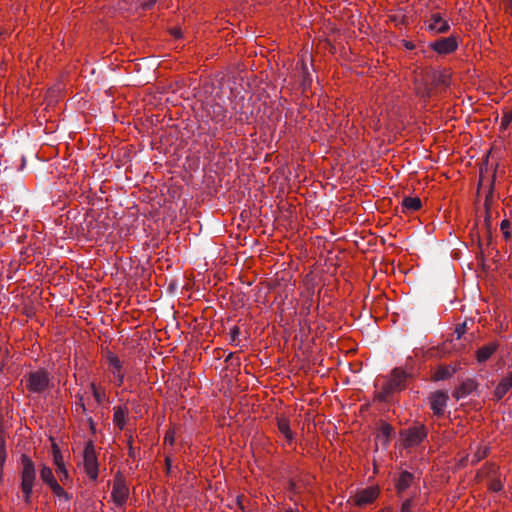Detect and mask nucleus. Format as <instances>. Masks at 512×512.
<instances>
[{"mask_svg":"<svg viewBox=\"0 0 512 512\" xmlns=\"http://www.w3.org/2000/svg\"><path fill=\"white\" fill-rule=\"evenodd\" d=\"M393 432V427L390 424L382 423L376 436L377 442L381 443L382 446H387Z\"/></svg>","mask_w":512,"mask_h":512,"instance_id":"obj_16","label":"nucleus"},{"mask_svg":"<svg viewBox=\"0 0 512 512\" xmlns=\"http://www.w3.org/2000/svg\"><path fill=\"white\" fill-rule=\"evenodd\" d=\"M237 500H238V504H239V506L241 507V509H243V506H242V504H241V497H237Z\"/></svg>","mask_w":512,"mask_h":512,"instance_id":"obj_47","label":"nucleus"},{"mask_svg":"<svg viewBox=\"0 0 512 512\" xmlns=\"http://www.w3.org/2000/svg\"><path fill=\"white\" fill-rule=\"evenodd\" d=\"M165 441H169L172 444L174 440H173V437L167 435L165 437Z\"/></svg>","mask_w":512,"mask_h":512,"instance_id":"obj_45","label":"nucleus"},{"mask_svg":"<svg viewBox=\"0 0 512 512\" xmlns=\"http://www.w3.org/2000/svg\"><path fill=\"white\" fill-rule=\"evenodd\" d=\"M466 332V322L457 325L455 328V333L457 334V339H460L462 335Z\"/></svg>","mask_w":512,"mask_h":512,"instance_id":"obj_36","label":"nucleus"},{"mask_svg":"<svg viewBox=\"0 0 512 512\" xmlns=\"http://www.w3.org/2000/svg\"><path fill=\"white\" fill-rule=\"evenodd\" d=\"M129 456L130 457H135V451H134V448H133V446L131 444L129 445Z\"/></svg>","mask_w":512,"mask_h":512,"instance_id":"obj_44","label":"nucleus"},{"mask_svg":"<svg viewBox=\"0 0 512 512\" xmlns=\"http://www.w3.org/2000/svg\"><path fill=\"white\" fill-rule=\"evenodd\" d=\"M478 384L474 379H466L462 381L459 387L453 392V397L457 400L462 399L470 395L476 388Z\"/></svg>","mask_w":512,"mask_h":512,"instance_id":"obj_12","label":"nucleus"},{"mask_svg":"<svg viewBox=\"0 0 512 512\" xmlns=\"http://www.w3.org/2000/svg\"><path fill=\"white\" fill-rule=\"evenodd\" d=\"M88 423H89V426H90V429L93 433H95V423L93 421V419L91 417H88L87 419Z\"/></svg>","mask_w":512,"mask_h":512,"instance_id":"obj_42","label":"nucleus"},{"mask_svg":"<svg viewBox=\"0 0 512 512\" xmlns=\"http://www.w3.org/2000/svg\"><path fill=\"white\" fill-rule=\"evenodd\" d=\"M171 34L175 37V38H180L182 36V33L180 31V29L178 28H173L171 29Z\"/></svg>","mask_w":512,"mask_h":512,"instance_id":"obj_39","label":"nucleus"},{"mask_svg":"<svg viewBox=\"0 0 512 512\" xmlns=\"http://www.w3.org/2000/svg\"><path fill=\"white\" fill-rule=\"evenodd\" d=\"M84 469L88 477L96 481L98 478V460L93 441H88L84 448Z\"/></svg>","mask_w":512,"mask_h":512,"instance_id":"obj_4","label":"nucleus"},{"mask_svg":"<svg viewBox=\"0 0 512 512\" xmlns=\"http://www.w3.org/2000/svg\"><path fill=\"white\" fill-rule=\"evenodd\" d=\"M491 211L485 210V218H484V225L488 231V233H491Z\"/></svg>","mask_w":512,"mask_h":512,"instance_id":"obj_32","label":"nucleus"},{"mask_svg":"<svg viewBox=\"0 0 512 512\" xmlns=\"http://www.w3.org/2000/svg\"><path fill=\"white\" fill-rule=\"evenodd\" d=\"M405 447L419 445L427 437V428L424 425H415L401 432Z\"/></svg>","mask_w":512,"mask_h":512,"instance_id":"obj_5","label":"nucleus"},{"mask_svg":"<svg viewBox=\"0 0 512 512\" xmlns=\"http://www.w3.org/2000/svg\"><path fill=\"white\" fill-rule=\"evenodd\" d=\"M165 463H166L167 472H170V469H171V460H170V458L167 457L165 459Z\"/></svg>","mask_w":512,"mask_h":512,"instance_id":"obj_43","label":"nucleus"},{"mask_svg":"<svg viewBox=\"0 0 512 512\" xmlns=\"http://www.w3.org/2000/svg\"><path fill=\"white\" fill-rule=\"evenodd\" d=\"M128 496L129 488L126 485L125 479L120 473H117L114 478L113 489L111 493L113 502L116 506L122 507L126 503Z\"/></svg>","mask_w":512,"mask_h":512,"instance_id":"obj_6","label":"nucleus"},{"mask_svg":"<svg viewBox=\"0 0 512 512\" xmlns=\"http://www.w3.org/2000/svg\"><path fill=\"white\" fill-rule=\"evenodd\" d=\"M494 186H495V175H493L491 178V181L489 183V189L485 196V201H484L485 210L491 209V205L494 201Z\"/></svg>","mask_w":512,"mask_h":512,"instance_id":"obj_23","label":"nucleus"},{"mask_svg":"<svg viewBox=\"0 0 512 512\" xmlns=\"http://www.w3.org/2000/svg\"><path fill=\"white\" fill-rule=\"evenodd\" d=\"M157 0H148L147 2L144 3V8L146 9H149L151 8L155 3H156Z\"/></svg>","mask_w":512,"mask_h":512,"instance_id":"obj_41","label":"nucleus"},{"mask_svg":"<svg viewBox=\"0 0 512 512\" xmlns=\"http://www.w3.org/2000/svg\"><path fill=\"white\" fill-rule=\"evenodd\" d=\"M429 47L438 54H449L454 52L458 47L457 38L449 36L445 38H438L429 43Z\"/></svg>","mask_w":512,"mask_h":512,"instance_id":"obj_9","label":"nucleus"},{"mask_svg":"<svg viewBox=\"0 0 512 512\" xmlns=\"http://www.w3.org/2000/svg\"><path fill=\"white\" fill-rule=\"evenodd\" d=\"M25 386L30 393L44 394L52 386V378L49 372L40 368L25 375Z\"/></svg>","mask_w":512,"mask_h":512,"instance_id":"obj_2","label":"nucleus"},{"mask_svg":"<svg viewBox=\"0 0 512 512\" xmlns=\"http://www.w3.org/2000/svg\"><path fill=\"white\" fill-rule=\"evenodd\" d=\"M487 454V449L484 448L483 450L479 449L473 456L472 462L477 463L481 461Z\"/></svg>","mask_w":512,"mask_h":512,"instance_id":"obj_31","label":"nucleus"},{"mask_svg":"<svg viewBox=\"0 0 512 512\" xmlns=\"http://www.w3.org/2000/svg\"><path fill=\"white\" fill-rule=\"evenodd\" d=\"M403 45L408 50H412L415 48V45L411 41L403 40Z\"/></svg>","mask_w":512,"mask_h":512,"instance_id":"obj_38","label":"nucleus"},{"mask_svg":"<svg viewBox=\"0 0 512 512\" xmlns=\"http://www.w3.org/2000/svg\"><path fill=\"white\" fill-rule=\"evenodd\" d=\"M508 10L510 15L512 16V2L509 3Z\"/></svg>","mask_w":512,"mask_h":512,"instance_id":"obj_46","label":"nucleus"},{"mask_svg":"<svg viewBox=\"0 0 512 512\" xmlns=\"http://www.w3.org/2000/svg\"><path fill=\"white\" fill-rule=\"evenodd\" d=\"M408 377L409 375L404 370L400 368L393 369L390 379L382 387L379 398L386 400L392 393L405 389Z\"/></svg>","mask_w":512,"mask_h":512,"instance_id":"obj_3","label":"nucleus"},{"mask_svg":"<svg viewBox=\"0 0 512 512\" xmlns=\"http://www.w3.org/2000/svg\"><path fill=\"white\" fill-rule=\"evenodd\" d=\"M433 89L431 88L430 84L425 81L424 76L421 79V83L417 86L416 92L417 95L421 98H428L430 97Z\"/></svg>","mask_w":512,"mask_h":512,"instance_id":"obj_22","label":"nucleus"},{"mask_svg":"<svg viewBox=\"0 0 512 512\" xmlns=\"http://www.w3.org/2000/svg\"><path fill=\"white\" fill-rule=\"evenodd\" d=\"M90 388H91V391H92V394H93V397L95 398V400L98 402V403H102L103 399H104V393L101 392L95 383H91L90 384Z\"/></svg>","mask_w":512,"mask_h":512,"instance_id":"obj_27","label":"nucleus"},{"mask_svg":"<svg viewBox=\"0 0 512 512\" xmlns=\"http://www.w3.org/2000/svg\"><path fill=\"white\" fill-rule=\"evenodd\" d=\"M21 464L22 470L20 476L23 500L26 504H30L32 499L33 487L36 483V467L31 458L26 454H22Z\"/></svg>","mask_w":512,"mask_h":512,"instance_id":"obj_1","label":"nucleus"},{"mask_svg":"<svg viewBox=\"0 0 512 512\" xmlns=\"http://www.w3.org/2000/svg\"><path fill=\"white\" fill-rule=\"evenodd\" d=\"M277 427L279 432L284 436L288 444H292L295 440V434L290 428V422L287 418L277 417Z\"/></svg>","mask_w":512,"mask_h":512,"instance_id":"obj_14","label":"nucleus"},{"mask_svg":"<svg viewBox=\"0 0 512 512\" xmlns=\"http://www.w3.org/2000/svg\"><path fill=\"white\" fill-rule=\"evenodd\" d=\"M241 331H240V328L238 326H233L232 329L230 330V337H231V343L234 344V345H238L239 343V335H240Z\"/></svg>","mask_w":512,"mask_h":512,"instance_id":"obj_30","label":"nucleus"},{"mask_svg":"<svg viewBox=\"0 0 512 512\" xmlns=\"http://www.w3.org/2000/svg\"><path fill=\"white\" fill-rule=\"evenodd\" d=\"M107 360H108L109 366L112 368L113 375H116V373L121 372L122 362L115 354L108 353Z\"/></svg>","mask_w":512,"mask_h":512,"instance_id":"obj_25","label":"nucleus"},{"mask_svg":"<svg viewBox=\"0 0 512 512\" xmlns=\"http://www.w3.org/2000/svg\"><path fill=\"white\" fill-rule=\"evenodd\" d=\"M39 475L43 483H45L49 488L57 483L52 469L43 463L39 466Z\"/></svg>","mask_w":512,"mask_h":512,"instance_id":"obj_18","label":"nucleus"},{"mask_svg":"<svg viewBox=\"0 0 512 512\" xmlns=\"http://www.w3.org/2000/svg\"><path fill=\"white\" fill-rule=\"evenodd\" d=\"M113 421L122 430L126 424V411L121 407H117L113 415Z\"/></svg>","mask_w":512,"mask_h":512,"instance_id":"obj_24","label":"nucleus"},{"mask_svg":"<svg viewBox=\"0 0 512 512\" xmlns=\"http://www.w3.org/2000/svg\"><path fill=\"white\" fill-rule=\"evenodd\" d=\"M428 29L434 33H446L450 29V26L440 14L436 13L431 16Z\"/></svg>","mask_w":512,"mask_h":512,"instance_id":"obj_13","label":"nucleus"},{"mask_svg":"<svg viewBox=\"0 0 512 512\" xmlns=\"http://www.w3.org/2000/svg\"><path fill=\"white\" fill-rule=\"evenodd\" d=\"M512 387V371L503 378L500 383L497 385L494 391V396L497 400H501L505 394L509 391V389Z\"/></svg>","mask_w":512,"mask_h":512,"instance_id":"obj_17","label":"nucleus"},{"mask_svg":"<svg viewBox=\"0 0 512 512\" xmlns=\"http://www.w3.org/2000/svg\"><path fill=\"white\" fill-rule=\"evenodd\" d=\"M423 76L425 81H427L430 84L433 90L445 88L450 84V77L444 71L429 69L425 72Z\"/></svg>","mask_w":512,"mask_h":512,"instance_id":"obj_8","label":"nucleus"},{"mask_svg":"<svg viewBox=\"0 0 512 512\" xmlns=\"http://www.w3.org/2000/svg\"><path fill=\"white\" fill-rule=\"evenodd\" d=\"M78 398V402H76V411H81L82 413H86V407L83 402V397L81 395L76 396Z\"/></svg>","mask_w":512,"mask_h":512,"instance_id":"obj_34","label":"nucleus"},{"mask_svg":"<svg viewBox=\"0 0 512 512\" xmlns=\"http://www.w3.org/2000/svg\"><path fill=\"white\" fill-rule=\"evenodd\" d=\"M510 222L507 219H504L500 224V229L503 232V236L505 240H509L511 238V233L509 231Z\"/></svg>","mask_w":512,"mask_h":512,"instance_id":"obj_29","label":"nucleus"},{"mask_svg":"<svg viewBox=\"0 0 512 512\" xmlns=\"http://www.w3.org/2000/svg\"><path fill=\"white\" fill-rule=\"evenodd\" d=\"M378 496V490L374 487L366 488L354 496V502L357 506H364L372 503Z\"/></svg>","mask_w":512,"mask_h":512,"instance_id":"obj_11","label":"nucleus"},{"mask_svg":"<svg viewBox=\"0 0 512 512\" xmlns=\"http://www.w3.org/2000/svg\"><path fill=\"white\" fill-rule=\"evenodd\" d=\"M430 408L434 415L440 417L444 415L447 402L449 400L448 393L442 390H437L430 394L428 397Z\"/></svg>","mask_w":512,"mask_h":512,"instance_id":"obj_7","label":"nucleus"},{"mask_svg":"<svg viewBox=\"0 0 512 512\" xmlns=\"http://www.w3.org/2000/svg\"><path fill=\"white\" fill-rule=\"evenodd\" d=\"M456 373V368L452 366H439L433 375V380L441 381L451 378Z\"/></svg>","mask_w":512,"mask_h":512,"instance_id":"obj_20","label":"nucleus"},{"mask_svg":"<svg viewBox=\"0 0 512 512\" xmlns=\"http://www.w3.org/2000/svg\"><path fill=\"white\" fill-rule=\"evenodd\" d=\"M53 460L57 467L56 472L59 474L60 481L65 483L70 479V476L65 467L62 453L56 444L53 445Z\"/></svg>","mask_w":512,"mask_h":512,"instance_id":"obj_10","label":"nucleus"},{"mask_svg":"<svg viewBox=\"0 0 512 512\" xmlns=\"http://www.w3.org/2000/svg\"><path fill=\"white\" fill-rule=\"evenodd\" d=\"M498 348V344L495 342L489 343L477 350V361L479 363L485 362L488 360L491 355L496 351Z\"/></svg>","mask_w":512,"mask_h":512,"instance_id":"obj_19","label":"nucleus"},{"mask_svg":"<svg viewBox=\"0 0 512 512\" xmlns=\"http://www.w3.org/2000/svg\"><path fill=\"white\" fill-rule=\"evenodd\" d=\"M421 200L418 197H404L402 200L403 212H414L421 208Z\"/></svg>","mask_w":512,"mask_h":512,"instance_id":"obj_21","label":"nucleus"},{"mask_svg":"<svg viewBox=\"0 0 512 512\" xmlns=\"http://www.w3.org/2000/svg\"><path fill=\"white\" fill-rule=\"evenodd\" d=\"M232 356H233V354H232V353H229V355L227 356V358H226V360H225V361H226V362H227V361H229V360L232 358Z\"/></svg>","mask_w":512,"mask_h":512,"instance_id":"obj_48","label":"nucleus"},{"mask_svg":"<svg viewBox=\"0 0 512 512\" xmlns=\"http://www.w3.org/2000/svg\"><path fill=\"white\" fill-rule=\"evenodd\" d=\"M114 377L116 378L117 380V385H122L123 384V381H124V374L122 372H118L116 373V375H114Z\"/></svg>","mask_w":512,"mask_h":512,"instance_id":"obj_37","label":"nucleus"},{"mask_svg":"<svg viewBox=\"0 0 512 512\" xmlns=\"http://www.w3.org/2000/svg\"><path fill=\"white\" fill-rule=\"evenodd\" d=\"M5 459H6V454H5L4 448L2 447V451L0 453V465L1 466H3Z\"/></svg>","mask_w":512,"mask_h":512,"instance_id":"obj_40","label":"nucleus"},{"mask_svg":"<svg viewBox=\"0 0 512 512\" xmlns=\"http://www.w3.org/2000/svg\"><path fill=\"white\" fill-rule=\"evenodd\" d=\"M380 512H388V511H386L385 509H383V510H381Z\"/></svg>","mask_w":512,"mask_h":512,"instance_id":"obj_49","label":"nucleus"},{"mask_svg":"<svg viewBox=\"0 0 512 512\" xmlns=\"http://www.w3.org/2000/svg\"><path fill=\"white\" fill-rule=\"evenodd\" d=\"M412 505L413 500L411 498L404 500L401 506V512H411Z\"/></svg>","mask_w":512,"mask_h":512,"instance_id":"obj_33","label":"nucleus"},{"mask_svg":"<svg viewBox=\"0 0 512 512\" xmlns=\"http://www.w3.org/2000/svg\"><path fill=\"white\" fill-rule=\"evenodd\" d=\"M511 122H512V110L506 112L503 115V117L501 119L500 128L503 129V130H506Z\"/></svg>","mask_w":512,"mask_h":512,"instance_id":"obj_28","label":"nucleus"},{"mask_svg":"<svg viewBox=\"0 0 512 512\" xmlns=\"http://www.w3.org/2000/svg\"><path fill=\"white\" fill-rule=\"evenodd\" d=\"M489 487H490V489H491L492 491H494V492H499V491H501V490H502L503 485H502V483H501V481H500V480H493V481H491V483H490V486H489Z\"/></svg>","mask_w":512,"mask_h":512,"instance_id":"obj_35","label":"nucleus"},{"mask_svg":"<svg viewBox=\"0 0 512 512\" xmlns=\"http://www.w3.org/2000/svg\"><path fill=\"white\" fill-rule=\"evenodd\" d=\"M414 480V475L408 471H402L396 481L397 494L400 496L402 492L408 489Z\"/></svg>","mask_w":512,"mask_h":512,"instance_id":"obj_15","label":"nucleus"},{"mask_svg":"<svg viewBox=\"0 0 512 512\" xmlns=\"http://www.w3.org/2000/svg\"><path fill=\"white\" fill-rule=\"evenodd\" d=\"M52 492L55 496H57L60 500H64L65 502H69L71 499V495L68 494L59 484L58 482L53 485L51 488Z\"/></svg>","mask_w":512,"mask_h":512,"instance_id":"obj_26","label":"nucleus"}]
</instances>
